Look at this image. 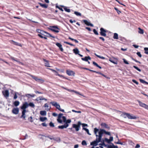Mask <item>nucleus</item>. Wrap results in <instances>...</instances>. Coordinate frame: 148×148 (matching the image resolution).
Returning <instances> with one entry per match:
<instances>
[{"mask_svg": "<svg viewBox=\"0 0 148 148\" xmlns=\"http://www.w3.org/2000/svg\"><path fill=\"white\" fill-rule=\"evenodd\" d=\"M12 42H13L14 44L16 45H18V46H20L21 47V44L17 42H14L13 41H12Z\"/></svg>", "mask_w": 148, "mask_h": 148, "instance_id": "nucleus-35", "label": "nucleus"}, {"mask_svg": "<svg viewBox=\"0 0 148 148\" xmlns=\"http://www.w3.org/2000/svg\"><path fill=\"white\" fill-rule=\"evenodd\" d=\"M27 112V111H25V110H23L22 112V115L21 116V118H23L24 119H25V118L26 117V115L25 113L26 112Z\"/></svg>", "mask_w": 148, "mask_h": 148, "instance_id": "nucleus-15", "label": "nucleus"}, {"mask_svg": "<svg viewBox=\"0 0 148 148\" xmlns=\"http://www.w3.org/2000/svg\"><path fill=\"white\" fill-rule=\"evenodd\" d=\"M31 76L33 79H34L36 81H37L38 79L37 77L33 75H31Z\"/></svg>", "mask_w": 148, "mask_h": 148, "instance_id": "nucleus-40", "label": "nucleus"}, {"mask_svg": "<svg viewBox=\"0 0 148 148\" xmlns=\"http://www.w3.org/2000/svg\"><path fill=\"white\" fill-rule=\"evenodd\" d=\"M82 123H81L80 121H78V122L77 125L80 128V126L81 125H82Z\"/></svg>", "mask_w": 148, "mask_h": 148, "instance_id": "nucleus-56", "label": "nucleus"}, {"mask_svg": "<svg viewBox=\"0 0 148 148\" xmlns=\"http://www.w3.org/2000/svg\"><path fill=\"white\" fill-rule=\"evenodd\" d=\"M101 142H102V141H101ZM104 144H105V143H104V141L103 140V142H102V143H101L99 144V145H100V146H103L104 145Z\"/></svg>", "mask_w": 148, "mask_h": 148, "instance_id": "nucleus-55", "label": "nucleus"}, {"mask_svg": "<svg viewBox=\"0 0 148 148\" xmlns=\"http://www.w3.org/2000/svg\"><path fill=\"white\" fill-rule=\"evenodd\" d=\"M40 34L43 35L45 36H48L46 34H48L49 36L52 37L53 38H55V37L52 36L50 34L47 33V32H45L43 30H42Z\"/></svg>", "mask_w": 148, "mask_h": 148, "instance_id": "nucleus-7", "label": "nucleus"}, {"mask_svg": "<svg viewBox=\"0 0 148 148\" xmlns=\"http://www.w3.org/2000/svg\"><path fill=\"white\" fill-rule=\"evenodd\" d=\"M49 29L55 32L58 33L59 32L58 30L59 29V28L56 26H50Z\"/></svg>", "mask_w": 148, "mask_h": 148, "instance_id": "nucleus-2", "label": "nucleus"}, {"mask_svg": "<svg viewBox=\"0 0 148 148\" xmlns=\"http://www.w3.org/2000/svg\"><path fill=\"white\" fill-rule=\"evenodd\" d=\"M82 144L83 145H87V143L85 140H83L82 142Z\"/></svg>", "mask_w": 148, "mask_h": 148, "instance_id": "nucleus-41", "label": "nucleus"}, {"mask_svg": "<svg viewBox=\"0 0 148 148\" xmlns=\"http://www.w3.org/2000/svg\"><path fill=\"white\" fill-rule=\"evenodd\" d=\"M123 62L125 63L126 64H129V63L125 59H123Z\"/></svg>", "mask_w": 148, "mask_h": 148, "instance_id": "nucleus-49", "label": "nucleus"}, {"mask_svg": "<svg viewBox=\"0 0 148 148\" xmlns=\"http://www.w3.org/2000/svg\"><path fill=\"white\" fill-rule=\"evenodd\" d=\"M38 35L41 38H43L44 37L42 36V35L41 34H38Z\"/></svg>", "mask_w": 148, "mask_h": 148, "instance_id": "nucleus-63", "label": "nucleus"}, {"mask_svg": "<svg viewBox=\"0 0 148 148\" xmlns=\"http://www.w3.org/2000/svg\"><path fill=\"white\" fill-rule=\"evenodd\" d=\"M132 81L134 83H135L137 85H138V83L137 82L136 80H135V79H132Z\"/></svg>", "mask_w": 148, "mask_h": 148, "instance_id": "nucleus-53", "label": "nucleus"}, {"mask_svg": "<svg viewBox=\"0 0 148 148\" xmlns=\"http://www.w3.org/2000/svg\"><path fill=\"white\" fill-rule=\"evenodd\" d=\"M100 34L101 36L105 37L106 36V33L107 32V30H106L103 28L102 27L100 28Z\"/></svg>", "mask_w": 148, "mask_h": 148, "instance_id": "nucleus-3", "label": "nucleus"}, {"mask_svg": "<svg viewBox=\"0 0 148 148\" xmlns=\"http://www.w3.org/2000/svg\"><path fill=\"white\" fill-rule=\"evenodd\" d=\"M123 114L126 115V116L130 119H136V116H133L132 115H131L130 114L124 113Z\"/></svg>", "mask_w": 148, "mask_h": 148, "instance_id": "nucleus-4", "label": "nucleus"}, {"mask_svg": "<svg viewBox=\"0 0 148 148\" xmlns=\"http://www.w3.org/2000/svg\"><path fill=\"white\" fill-rule=\"evenodd\" d=\"M2 93L5 97H9V92L8 90H6L4 91H3L2 92Z\"/></svg>", "mask_w": 148, "mask_h": 148, "instance_id": "nucleus-10", "label": "nucleus"}, {"mask_svg": "<svg viewBox=\"0 0 148 148\" xmlns=\"http://www.w3.org/2000/svg\"><path fill=\"white\" fill-rule=\"evenodd\" d=\"M69 21L71 23H73V22H76V21L75 20H74L73 21L72 19L70 20Z\"/></svg>", "mask_w": 148, "mask_h": 148, "instance_id": "nucleus-61", "label": "nucleus"}, {"mask_svg": "<svg viewBox=\"0 0 148 148\" xmlns=\"http://www.w3.org/2000/svg\"><path fill=\"white\" fill-rule=\"evenodd\" d=\"M10 58L12 60L16 61L19 64H21L22 63L19 60H18L17 59L15 58L12 56H10Z\"/></svg>", "mask_w": 148, "mask_h": 148, "instance_id": "nucleus-16", "label": "nucleus"}, {"mask_svg": "<svg viewBox=\"0 0 148 148\" xmlns=\"http://www.w3.org/2000/svg\"><path fill=\"white\" fill-rule=\"evenodd\" d=\"M138 102L139 104V105L143 108H145V105L146 104H145L143 103H142V102H140L139 101H138Z\"/></svg>", "mask_w": 148, "mask_h": 148, "instance_id": "nucleus-23", "label": "nucleus"}, {"mask_svg": "<svg viewBox=\"0 0 148 148\" xmlns=\"http://www.w3.org/2000/svg\"><path fill=\"white\" fill-rule=\"evenodd\" d=\"M139 80L140 82H141L142 83H143V84L145 83V80H143V79H140Z\"/></svg>", "mask_w": 148, "mask_h": 148, "instance_id": "nucleus-54", "label": "nucleus"}, {"mask_svg": "<svg viewBox=\"0 0 148 148\" xmlns=\"http://www.w3.org/2000/svg\"><path fill=\"white\" fill-rule=\"evenodd\" d=\"M74 13L77 16H80L81 15V13L76 11H75L74 12Z\"/></svg>", "mask_w": 148, "mask_h": 148, "instance_id": "nucleus-36", "label": "nucleus"}, {"mask_svg": "<svg viewBox=\"0 0 148 148\" xmlns=\"http://www.w3.org/2000/svg\"><path fill=\"white\" fill-rule=\"evenodd\" d=\"M44 81L43 80L39 78H38V80L37 81V82H38L41 83L43 82Z\"/></svg>", "mask_w": 148, "mask_h": 148, "instance_id": "nucleus-43", "label": "nucleus"}, {"mask_svg": "<svg viewBox=\"0 0 148 148\" xmlns=\"http://www.w3.org/2000/svg\"><path fill=\"white\" fill-rule=\"evenodd\" d=\"M101 125L103 127L106 128L108 129H109L110 128L105 123H102Z\"/></svg>", "mask_w": 148, "mask_h": 148, "instance_id": "nucleus-18", "label": "nucleus"}, {"mask_svg": "<svg viewBox=\"0 0 148 148\" xmlns=\"http://www.w3.org/2000/svg\"><path fill=\"white\" fill-rule=\"evenodd\" d=\"M71 122V119H68L67 120H66V122H65V123H66L67 124H68V123H70Z\"/></svg>", "mask_w": 148, "mask_h": 148, "instance_id": "nucleus-42", "label": "nucleus"}, {"mask_svg": "<svg viewBox=\"0 0 148 148\" xmlns=\"http://www.w3.org/2000/svg\"><path fill=\"white\" fill-rule=\"evenodd\" d=\"M62 118L63 121V122L64 123H65L66 121V119L65 116H62Z\"/></svg>", "mask_w": 148, "mask_h": 148, "instance_id": "nucleus-46", "label": "nucleus"}, {"mask_svg": "<svg viewBox=\"0 0 148 148\" xmlns=\"http://www.w3.org/2000/svg\"><path fill=\"white\" fill-rule=\"evenodd\" d=\"M84 22L85 23V24L86 25L88 26H90L91 27H93V24L91 23L90 22H88L87 21L84 20H83Z\"/></svg>", "mask_w": 148, "mask_h": 148, "instance_id": "nucleus-12", "label": "nucleus"}, {"mask_svg": "<svg viewBox=\"0 0 148 148\" xmlns=\"http://www.w3.org/2000/svg\"><path fill=\"white\" fill-rule=\"evenodd\" d=\"M43 61L45 62V66H46L48 67H51L49 66V63L48 61L47 60H46L45 59H43Z\"/></svg>", "mask_w": 148, "mask_h": 148, "instance_id": "nucleus-20", "label": "nucleus"}, {"mask_svg": "<svg viewBox=\"0 0 148 148\" xmlns=\"http://www.w3.org/2000/svg\"><path fill=\"white\" fill-rule=\"evenodd\" d=\"M47 119V118L46 117H40V120L42 122H43Z\"/></svg>", "mask_w": 148, "mask_h": 148, "instance_id": "nucleus-28", "label": "nucleus"}, {"mask_svg": "<svg viewBox=\"0 0 148 148\" xmlns=\"http://www.w3.org/2000/svg\"><path fill=\"white\" fill-rule=\"evenodd\" d=\"M132 59L134 61H135L136 62H138V63H139L140 64V62L135 60V59L133 58H132Z\"/></svg>", "mask_w": 148, "mask_h": 148, "instance_id": "nucleus-58", "label": "nucleus"}, {"mask_svg": "<svg viewBox=\"0 0 148 148\" xmlns=\"http://www.w3.org/2000/svg\"><path fill=\"white\" fill-rule=\"evenodd\" d=\"M67 90L68 91H69L70 92H75L76 94H78L82 96L83 95L81 94L79 92L75 91L74 90H71L70 89H67Z\"/></svg>", "mask_w": 148, "mask_h": 148, "instance_id": "nucleus-21", "label": "nucleus"}, {"mask_svg": "<svg viewBox=\"0 0 148 148\" xmlns=\"http://www.w3.org/2000/svg\"><path fill=\"white\" fill-rule=\"evenodd\" d=\"M40 114L42 116H46L47 113L45 111H41L40 112Z\"/></svg>", "mask_w": 148, "mask_h": 148, "instance_id": "nucleus-25", "label": "nucleus"}, {"mask_svg": "<svg viewBox=\"0 0 148 148\" xmlns=\"http://www.w3.org/2000/svg\"><path fill=\"white\" fill-rule=\"evenodd\" d=\"M57 120L60 123H62V121L61 119H57Z\"/></svg>", "mask_w": 148, "mask_h": 148, "instance_id": "nucleus-48", "label": "nucleus"}, {"mask_svg": "<svg viewBox=\"0 0 148 148\" xmlns=\"http://www.w3.org/2000/svg\"><path fill=\"white\" fill-rule=\"evenodd\" d=\"M133 67L135 68V69H136L138 71L140 72L141 71V70L139 69L138 67H137V66H133Z\"/></svg>", "mask_w": 148, "mask_h": 148, "instance_id": "nucleus-44", "label": "nucleus"}, {"mask_svg": "<svg viewBox=\"0 0 148 148\" xmlns=\"http://www.w3.org/2000/svg\"><path fill=\"white\" fill-rule=\"evenodd\" d=\"M39 4L41 7L43 8H47L48 5L45 4H43L41 3H39Z\"/></svg>", "mask_w": 148, "mask_h": 148, "instance_id": "nucleus-26", "label": "nucleus"}, {"mask_svg": "<svg viewBox=\"0 0 148 148\" xmlns=\"http://www.w3.org/2000/svg\"><path fill=\"white\" fill-rule=\"evenodd\" d=\"M114 9H115V10H116V11L117 12V13H118L119 14V13L121 12L120 11H119L118 10V9L117 8H114Z\"/></svg>", "mask_w": 148, "mask_h": 148, "instance_id": "nucleus-62", "label": "nucleus"}, {"mask_svg": "<svg viewBox=\"0 0 148 148\" xmlns=\"http://www.w3.org/2000/svg\"><path fill=\"white\" fill-rule=\"evenodd\" d=\"M64 43L68 44V45H71V46H74V45L73 44H71V43H70L69 42H67L64 41Z\"/></svg>", "mask_w": 148, "mask_h": 148, "instance_id": "nucleus-47", "label": "nucleus"}, {"mask_svg": "<svg viewBox=\"0 0 148 148\" xmlns=\"http://www.w3.org/2000/svg\"><path fill=\"white\" fill-rule=\"evenodd\" d=\"M93 32L94 33V34H95L96 35H98V34H99L96 31V30L95 29H93Z\"/></svg>", "mask_w": 148, "mask_h": 148, "instance_id": "nucleus-45", "label": "nucleus"}, {"mask_svg": "<svg viewBox=\"0 0 148 148\" xmlns=\"http://www.w3.org/2000/svg\"><path fill=\"white\" fill-rule=\"evenodd\" d=\"M42 31V30H40V29H37L36 30V31L38 32L39 33H40L39 34L41 33V32Z\"/></svg>", "mask_w": 148, "mask_h": 148, "instance_id": "nucleus-60", "label": "nucleus"}, {"mask_svg": "<svg viewBox=\"0 0 148 148\" xmlns=\"http://www.w3.org/2000/svg\"><path fill=\"white\" fill-rule=\"evenodd\" d=\"M20 104V102L18 101H15L14 103V106L16 107L18 106Z\"/></svg>", "mask_w": 148, "mask_h": 148, "instance_id": "nucleus-29", "label": "nucleus"}, {"mask_svg": "<svg viewBox=\"0 0 148 148\" xmlns=\"http://www.w3.org/2000/svg\"><path fill=\"white\" fill-rule=\"evenodd\" d=\"M28 106H29L32 107H34L35 106L34 104L32 102L30 103L29 104H28Z\"/></svg>", "mask_w": 148, "mask_h": 148, "instance_id": "nucleus-37", "label": "nucleus"}, {"mask_svg": "<svg viewBox=\"0 0 148 148\" xmlns=\"http://www.w3.org/2000/svg\"><path fill=\"white\" fill-rule=\"evenodd\" d=\"M73 52L75 54H79V51L78 49L77 48H76L75 49H74L73 50Z\"/></svg>", "mask_w": 148, "mask_h": 148, "instance_id": "nucleus-24", "label": "nucleus"}, {"mask_svg": "<svg viewBox=\"0 0 148 148\" xmlns=\"http://www.w3.org/2000/svg\"><path fill=\"white\" fill-rule=\"evenodd\" d=\"M25 96L28 98H29L30 97H34L35 96V95L34 94L31 95L29 94H27L25 95Z\"/></svg>", "mask_w": 148, "mask_h": 148, "instance_id": "nucleus-27", "label": "nucleus"}, {"mask_svg": "<svg viewBox=\"0 0 148 148\" xmlns=\"http://www.w3.org/2000/svg\"><path fill=\"white\" fill-rule=\"evenodd\" d=\"M82 129H83V130H85L87 132V134H89V135H91V134L89 133V131L88 129H87L86 128L83 127Z\"/></svg>", "mask_w": 148, "mask_h": 148, "instance_id": "nucleus-33", "label": "nucleus"}, {"mask_svg": "<svg viewBox=\"0 0 148 148\" xmlns=\"http://www.w3.org/2000/svg\"><path fill=\"white\" fill-rule=\"evenodd\" d=\"M109 60L111 62L115 64H117V62L116 60V58H109Z\"/></svg>", "mask_w": 148, "mask_h": 148, "instance_id": "nucleus-8", "label": "nucleus"}, {"mask_svg": "<svg viewBox=\"0 0 148 148\" xmlns=\"http://www.w3.org/2000/svg\"><path fill=\"white\" fill-rule=\"evenodd\" d=\"M17 98V95L15 93L14 95V99H16Z\"/></svg>", "mask_w": 148, "mask_h": 148, "instance_id": "nucleus-59", "label": "nucleus"}, {"mask_svg": "<svg viewBox=\"0 0 148 148\" xmlns=\"http://www.w3.org/2000/svg\"><path fill=\"white\" fill-rule=\"evenodd\" d=\"M19 111V109L18 108H14L12 110V113L15 114H18V113Z\"/></svg>", "mask_w": 148, "mask_h": 148, "instance_id": "nucleus-9", "label": "nucleus"}, {"mask_svg": "<svg viewBox=\"0 0 148 148\" xmlns=\"http://www.w3.org/2000/svg\"><path fill=\"white\" fill-rule=\"evenodd\" d=\"M104 141L108 143H110V140H109V139H108V138H105L104 139Z\"/></svg>", "mask_w": 148, "mask_h": 148, "instance_id": "nucleus-38", "label": "nucleus"}, {"mask_svg": "<svg viewBox=\"0 0 148 148\" xmlns=\"http://www.w3.org/2000/svg\"><path fill=\"white\" fill-rule=\"evenodd\" d=\"M50 103L53 106L56 107L59 110V109H60V106L57 102L54 101H52L50 102Z\"/></svg>", "mask_w": 148, "mask_h": 148, "instance_id": "nucleus-5", "label": "nucleus"}, {"mask_svg": "<svg viewBox=\"0 0 148 148\" xmlns=\"http://www.w3.org/2000/svg\"><path fill=\"white\" fill-rule=\"evenodd\" d=\"M104 146L107 147V148H111L112 145H106L105 144L104 145Z\"/></svg>", "mask_w": 148, "mask_h": 148, "instance_id": "nucleus-39", "label": "nucleus"}, {"mask_svg": "<svg viewBox=\"0 0 148 148\" xmlns=\"http://www.w3.org/2000/svg\"><path fill=\"white\" fill-rule=\"evenodd\" d=\"M28 107V103L27 102H25L23 104V105L21 106V108L23 110L26 111V109Z\"/></svg>", "mask_w": 148, "mask_h": 148, "instance_id": "nucleus-6", "label": "nucleus"}, {"mask_svg": "<svg viewBox=\"0 0 148 148\" xmlns=\"http://www.w3.org/2000/svg\"><path fill=\"white\" fill-rule=\"evenodd\" d=\"M136 54L139 56L140 57H142V55H141L140 53L139 52H137L136 53Z\"/></svg>", "mask_w": 148, "mask_h": 148, "instance_id": "nucleus-52", "label": "nucleus"}, {"mask_svg": "<svg viewBox=\"0 0 148 148\" xmlns=\"http://www.w3.org/2000/svg\"><path fill=\"white\" fill-rule=\"evenodd\" d=\"M139 29V31H138V33L140 34H143L144 33V31L143 29H141L139 27L138 28Z\"/></svg>", "mask_w": 148, "mask_h": 148, "instance_id": "nucleus-34", "label": "nucleus"}, {"mask_svg": "<svg viewBox=\"0 0 148 148\" xmlns=\"http://www.w3.org/2000/svg\"><path fill=\"white\" fill-rule=\"evenodd\" d=\"M111 148H118V147L117 146H115L114 145H112Z\"/></svg>", "mask_w": 148, "mask_h": 148, "instance_id": "nucleus-64", "label": "nucleus"}, {"mask_svg": "<svg viewBox=\"0 0 148 148\" xmlns=\"http://www.w3.org/2000/svg\"><path fill=\"white\" fill-rule=\"evenodd\" d=\"M56 44L59 48L61 51H63V49L62 47V46L61 44L58 42H57L56 43Z\"/></svg>", "mask_w": 148, "mask_h": 148, "instance_id": "nucleus-14", "label": "nucleus"}, {"mask_svg": "<svg viewBox=\"0 0 148 148\" xmlns=\"http://www.w3.org/2000/svg\"><path fill=\"white\" fill-rule=\"evenodd\" d=\"M92 63L94 65L96 66L97 67H98L100 69H101V67L100 66H99L96 62H93Z\"/></svg>", "mask_w": 148, "mask_h": 148, "instance_id": "nucleus-30", "label": "nucleus"}, {"mask_svg": "<svg viewBox=\"0 0 148 148\" xmlns=\"http://www.w3.org/2000/svg\"><path fill=\"white\" fill-rule=\"evenodd\" d=\"M113 38L114 39H117L118 38V34L116 33H114L113 36Z\"/></svg>", "mask_w": 148, "mask_h": 148, "instance_id": "nucleus-31", "label": "nucleus"}, {"mask_svg": "<svg viewBox=\"0 0 148 148\" xmlns=\"http://www.w3.org/2000/svg\"><path fill=\"white\" fill-rule=\"evenodd\" d=\"M95 134L96 135V138L95 140L90 143V145L94 146H96L98 145V143L101 142L102 137L103 134L110 136V132H106L103 129H100L99 130L95 128L94 129Z\"/></svg>", "mask_w": 148, "mask_h": 148, "instance_id": "nucleus-1", "label": "nucleus"}, {"mask_svg": "<svg viewBox=\"0 0 148 148\" xmlns=\"http://www.w3.org/2000/svg\"><path fill=\"white\" fill-rule=\"evenodd\" d=\"M49 125L51 127H54V124L53 123L51 122H50L49 123Z\"/></svg>", "mask_w": 148, "mask_h": 148, "instance_id": "nucleus-51", "label": "nucleus"}, {"mask_svg": "<svg viewBox=\"0 0 148 148\" xmlns=\"http://www.w3.org/2000/svg\"><path fill=\"white\" fill-rule=\"evenodd\" d=\"M63 115V114L62 113H60L58 115V119H61L62 117V115Z\"/></svg>", "mask_w": 148, "mask_h": 148, "instance_id": "nucleus-50", "label": "nucleus"}, {"mask_svg": "<svg viewBox=\"0 0 148 148\" xmlns=\"http://www.w3.org/2000/svg\"><path fill=\"white\" fill-rule=\"evenodd\" d=\"M73 127L75 128V129L76 131H78L80 128V127H79L77 125L75 124L73 125Z\"/></svg>", "mask_w": 148, "mask_h": 148, "instance_id": "nucleus-19", "label": "nucleus"}, {"mask_svg": "<svg viewBox=\"0 0 148 148\" xmlns=\"http://www.w3.org/2000/svg\"><path fill=\"white\" fill-rule=\"evenodd\" d=\"M62 7H63L64 10L68 12H71L70 10L69 9H68L67 8V7H66V6H62Z\"/></svg>", "mask_w": 148, "mask_h": 148, "instance_id": "nucleus-22", "label": "nucleus"}, {"mask_svg": "<svg viewBox=\"0 0 148 148\" xmlns=\"http://www.w3.org/2000/svg\"><path fill=\"white\" fill-rule=\"evenodd\" d=\"M68 126L69 124H67L66 123H65L63 125L58 126V128L59 129H62L64 128H66Z\"/></svg>", "mask_w": 148, "mask_h": 148, "instance_id": "nucleus-13", "label": "nucleus"}, {"mask_svg": "<svg viewBox=\"0 0 148 148\" xmlns=\"http://www.w3.org/2000/svg\"><path fill=\"white\" fill-rule=\"evenodd\" d=\"M37 99H38L39 100H45L46 101L47 100V99L43 98L42 97H39L37 98Z\"/></svg>", "mask_w": 148, "mask_h": 148, "instance_id": "nucleus-32", "label": "nucleus"}, {"mask_svg": "<svg viewBox=\"0 0 148 148\" xmlns=\"http://www.w3.org/2000/svg\"><path fill=\"white\" fill-rule=\"evenodd\" d=\"M82 60H83V61H88V60H91V58L89 56H86L84 58H82Z\"/></svg>", "mask_w": 148, "mask_h": 148, "instance_id": "nucleus-17", "label": "nucleus"}, {"mask_svg": "<svg viewBox=\"0 0 148 148\" xmlns=\"http://www.w3.org/2000/svg\"><path fill=\"white\" fill-rule=\"evenodd\" d=\"M56 7L58 8L60 10H61L62 11H63V10L62 8L59 7L58 6H56Z\"/></svg>", "mask_w": 148, "mask_h": 148, "instance_id": "nucleus-57", "label": "nucleus"}, {"mask_svg": "<svg viewBox=\"0 0 148 148\" xmlns=\"http://www.w3.org/2000/svg\"><path fill=\"white\" fill-rule=\"evenodd\" d=\"M66 73L69 76L74 75V73L72 71L67 70L66 71Z\"/></svg>", "mask_w": 148, "mask_h": 148, "instance_id": "nucleus-11", "label": "nucleus"}]
</instances>
